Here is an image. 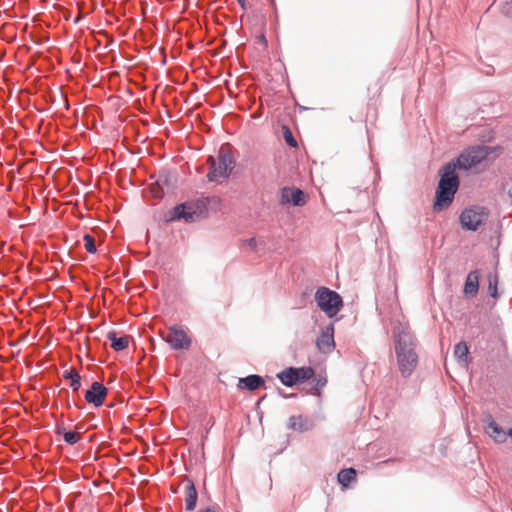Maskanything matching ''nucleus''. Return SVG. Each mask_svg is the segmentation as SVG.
<instances>
[{"label": "nucleus", "instance_id": "nucleus-27", "mask_svg": "<svg viewBox=\"0 0 512 512\" xmlns=\"http://www.w3.org/2000/svg\"><path fill=\"white\" fill-rule=\"evenodd\" d=\"M246 245L254 250L257 246V240L255 238H250L246 240Z\"/></svg>", "mask_w": 512, "mask_h": 512}, {"label": "nucleus", "instance_id": "nucleus-18", "mask_svg": "<svg viewBox=\"0 0 512 512\" xmlns=\"http://www.w3.org/2000/svg\"><path fill=\"white\" fill-rule=\"evenodd\" d=\"M63 377L70 380V387L73 392H78L81 387V375L74 368H69L63 371Z\"/></svg>", "mask_w": 512, "mask_h": 512}, {"label": "nucleus", "instance_id": "nucleus-20", "mask_svg": "<svg viewBox=\"0 0 512 512\" xmlns=\"http://www.w3.org/2000/svg\"><path fill=\"white\" fill-rule=\"evenodd\" d=\"M278 378L282 382L283 385L287 387H292L297 384V378L294 372V367H289L280 372Z\"/></svg>", "mask_w": 512, "mask_h": 512}, {"label": "nucleus", "instance_id": "nucleus-14", "mask_svg": "<svg viewBox=\"0 0 512 512\" xmlns=\"http://www.w3.org/2000/svg\"><path fill=\"white\" fill-rule=\"evenodd\" d=\"M479 289V273L477 270L471 271L466 278L464 293L469 296H475Z\"/></svg>", "mask_w": 512, "mask_h": 512}, {"label": "nucleus", "instance_id": "nucleus-32", "mask_svg": "<svg viewBox=\"0 0 512 512\" xmlns=\"http://www.w3.org/2000/svg\"><path fill=\"white\" fill-rule=\"evenodd\" d=\"M510 437L511 438V442H512V428L508 430L507 432V438Z\"/></svg>", "mask_w": 512, "mask_h": 512}, {"label": "nucleus", "instance_id": "nucleus-3", "mask_svg": "<svg viewBox=\"0 0 512 512\" xmlns=\"http://www.w3.org/2000/svg\"><path fill=\"white\" fill-rule=\"evenodd\" d=\"M208 163L210 165L207 178L210 182L219 179H227L235 167V158L229 147L222 146L219 149L217 159L209 156Z\"/></svg>", "mask_w": 512, "mask_h": 512}, {"label": "nucleus", "instance_id": "nucleus-10", "mask_svg": "<svg viewBox=\"0 0 512 512\" xmlns=\"http://www.w3.org/2000/svg\"><path fill=\"white\" fill-rule=\"evenodd\" d=\"M281 204L292 203L295 206H304L306 204V196L301 189L284 187L281 190Z\"/></svg>", "mask_w": 512, "mask_h": 512}, {"label": "nucleus", "instance_id": "nucleus-9", "mask_svg": "<svg viewBox=\"0 0 512 512\" xmlns=\"http://www.w3.org/2000/svg\"><path fill=\"white\" fill-rule=\"evenodd\" d=\"M107 393L108 390L102 383L94 381L90 388L85 392L84 397L89 404H93L95 407H100L103 405Z\"/></svg>", "mask_w": 512, "mask_h": 512}, {"label": "nucleus", "instance_id": "nucleus-7", "mask_svg": "<svg viewBox=\"0 0 512 512\" xmlns=\"http://www.w3.org/2000/svg\"><path fill=\"white\" fill-rule=\"evenodd\" d=\"M165 341L174 350H187L190 348L192 340L187 333L179 326H172L168 328Z\"/></svg>", "mask_w": 512, "mask_h": 512}, {"label": "nucleus", "instance_id": "nucleus-1", "mask_svg": "<svg viewBox=\"0 0 512 512\" xmlns=\"http://www.w3.org/2000/svg\"><path fill=\"white\" fill-rule=\"evenodd\" d=\"M392 336L398 370L408 378L418 365L417 341L407 324L399 320L393 322Z\"/></svg>", "mask_w": 512, "mask_h": 512}, {"label": "nucleus", "instance_id": "nucleus-16", "mask_svg": "<svg viewBox=\"0 0 512 512\" xmlns=\"http://www.w3.org/2000/svg\"><path fill=\"white\" fill-rule=\"evenodd\" d=\"M107 338L111 341V347L115 351H122L126 349L129 345L130 336L124 335L122 337H117V334L115 331H110L107 334Z\"/></svg>", "mask_w": 512, "mask_h": 512}, {"label": "nucleus", "instance_id": "nucleus-4", "mask_svg": "<svg viewBox=\"0 0 512 512\" xmlns=\"http://www.w3.org/2000/svg\"><path fill=\"white\" fill-rule=\"evenodd\" d=\"M315 301L318 307L329 317L338 314L343 306L342 297L335 291L326 287H320L315 293Z\"/></svg>", "mask_w": 512, "mask_h": 512}, {"label": "nucleus", "instance_id": "nucleus-21", "mask_svg": "<svg viewBox=\"0 0 512 512\" xmlns=\"http://www.w3.org/2000/svg\"><path fill=\"white\" fill-rule=\"evenodd\" d=\"M294 372L297 378V383H303L311 379L314 375V370L311 367L294 368Z\"/></svg>", "mask_w": 512, "mask_h": 512}, {"label": "nucleus", "instance_id": "nucleus-22", "mask_svg": "<svg viewBox=\"0 0 512 512\" xmlns=\"http://www.w3.org/2000/svg\"><path fill=\"white\" fill-rule=\"evenodd\" d=\"M468 353H469V349H468L467 344L464 341H461L455 345L454 356L459 361L467 362Z\"/></svg>", "mask_w": 512, "mask_h": 512}, {"label": "nucleus", "instance_id": "nucleus-15", "mask_svg": "<svg viewBox=\"0 0 512 512\" xmlns=\"http://www.w3.org/2000/svg\"><path fill=\"white\" fill-rule=\"evenodd\" d=\"M486 433L492 437L495 442L503 443L507 439V432H505L494 420H490L486 426Z\"/></svg>", "mask_w": 512, "mask_h": 512}, {"label": "nucleus", "instance_id": "nucleus-25", "mask_svg": "<svg viewBox=\"0 0 512 512\" xmlns=\"http://www.w3.org/2000/svg\"><path fill=\"white\" fill-rule=\"evenodd\" d=\"M81 437V434L75 431H66L63 434L64 441L69 445L76 444Z\"/></svg>", "mask_w": 512, "mask_h": 512}, {"label": "nucleus", "instance_id": "nucleus-6", "mask_svg": "<svg viewBox=\"0 0 512 512\" xmlns=\"http://www.w3.org/2000/svg\"><path fill=\"white\" fill-rule=\"evenodd\" d=\"M487 216V212L482 207L466 208L460 215V224L466 230L476 231L485 223Z\"/></svg>", "mask_w": 512, "mask_h": 512}, {"label": "nucleus", "instance_id": "nucleus-12", "mask_svg": "<svg viewBox=\"0 0 512 512\" xmlns=\"http://www.w3.org/2000/svg\"><path fill=\"white\" fill-rule=\"evenodd\" d=\"M288 427L294 431L305 432L314 427V421L302 415L291 416L289 418Z\"/></svg>", "mask_w": 512, "mask_h": 512}, {"label": "nucleus", "instance_id": "nucleus-31", "mask_svg": "<svg viewBox=\"0 0 512 512\" xmlns=\"http://www.w3.org/2000/svg\"><path fill=\"white\" fill-rule=\"evenodd\" d=\"M508 195H509L511 203H512V186L508 190Z\"/></svg>", "mask_w": 512, "mask_h": 512}, {"label": "nucleus", "instance_id": "nucleus-29", "mask_svg": "<svg viewBox=\"0 0 512 512\" xmlns=\"http://www.w3.org/2000/svg\"><path fill=\"white\" fill-rule=\"evenodd\" d=\"M238 4L241 8L246 9V1L245 0H237Z\"/></svg>", "mask_w": 512, "mask_h": 512}, {"label": "nucleus", "instance_id": "nucleus-2", "mask_svg": "<svg viewBox=\"0 0 512 512\" xmlns=\"http://www.w3.org/2000/svg\"><path fill=\"white\" fill-rule=\"evenodd\" d=\"M458 187L459 177L456 173V163L449 162L443 166L440 172V180L433 203L434 212H440L451 205Z\"/></svg>", "mask_w": 512, "mask_h": 512}, {"label": "nucleus", "instance_id": "nucleus-17", "mask_svg": "<svg viewBox=\"0 0 512 512\" xmlns=\"http://www.w3.org/2000/svg\"><path fill=\"white\" fill-rule=\"evenodd\" d=\"M357 476L354 468H346L339 471L337 480L343 488H348L352 481H355Z\"/></svg>", "mask_w": 512, "mask_h": 512}, {"label": "nucleus", "instance_id": "nucleus-30", "mask_svg": "<svg viewBox=\"0 0 512 512\" xmlns=\"http://www.w3.org/2000/svg\"><path fill=\"white\" fill-rule=\"evenodd\" d=\"M198 512H216L215 509L208 507L206 509H201Z\"/></svg>", "mask_w": 512, "mask_h": 512}, {"label": "nucleus", "instance_id": "nucleus-23", "mask_svg": "<svg viewBox=\"0 0 512 512\" xmlns=\"http://www.w3.org/2000/svg\"><path fill=\"white\" fill-rule=\"evenodd\" d=\"M497 285H498V276L490 274L488 276V290H489V294L493 298L498 297Z\"/></svg>", "mask_w": 512, "mask_h": 512}, {"label": "nucleus", "instance_id": "nucleus-11", "mask_svg": "<svg viewBox=\"0 0 512 512\" xmlns=\"http://www.w3.org/2000/svg\"><path fill=\"white\" fill-rule=\"evenodd\" d=\"M199 214L187 204H179L173 209V215L170 217L171 221L183 219L187 223L196 221Z\"/></svg>", "mask_w": 512, "mask_h": 512}, {"label": "nucleus", "instance_id": "nucleus-13", "mask_svg": "<svg viewBox=\"0 0 512 512\" xmlns=\"http://www.w3.org/2000/svg\"><path fill=\"white\" fill-rule=\"evenodd\" d=\"M264 379L260 375L252 374L244 378H240L237 387L241 390L255 391L264 385Z\"/></svg>", "mask_w": 512, "mask_h": 512}, {"label": "nucleus", "instance_id": "nucleus-8", "mask_svg": "<svg viewBox=\"0 0 512 512\" xmlns=\"http://www.w3.org/2000/svg\"><path fill=\"white\" fill-rule=\"evenodd\" d=\"M316 346L319 351L324 354H328L334 350V325L332 323L322 328L320 335L317 337Z\"/></svg>", "mask_w": 512, "mask_h": 512}, {"label": "nucleus", "instance_id": "nucleus-19", "mask_svg": "<svg viewBox=\"0 0 512 512\" xmlns=\"http://www.w3.org/2000/svg\"><path fill=\"white\" fill-rule=\"evenodd\" d=\"M185 502L187 510L192 511L195 509L197 503V491L194 483L191 480L187 481Z\"/></svg>", "mask_w": 512, "mask_h": 512}, {"label": "nucleus", "instance_id": "nucleus-28", "mask_svg": "<svg viewBox=\"0 0 512 512\" xmlns=\"http://www.w3.org/2000/svg\"><path fill=\"white\" fill-rule=\"evenodd\" d=\"M325 385H326V380H325V379H324V380L319 379V380L317 381L316 387H317V388H322V387H324Z\"/></svg>", "mask_w": 512, "mask_h": 512}, {"label": "nucleus", "instance_id": "nucleus-26", "mask_svg": "<svg viewBox=\"0 0 512 512\" xmlns=\"http://www.w3.org/2000/svg\"><path fill=\"white\" fill-rule=\"evenodd\" d=\"M83 240L85 242V249L87 252L93 254L97 251L95 240L90 234H85Z\"/></svg>", "mask_w": 512, "mask_h": 512}, {"label": "nucleus", "instance_id": "nucleus-5", "mask_svg": "<svg viewBox=\"0 0 512 512\" xmlns=\"http://www.w3.org/2000/svg\"><path fill=\"white\" fill-rule=\"evenodd\" d=\"M489 155V148L486 146H473L464 150L456 159L453 161L456 163V169L468 170L476 165L480 164Z\"/></svg>", "mask_w": 512, "mask_h": 512}, {"label": "nucleus", "instance_id": "nucleus-24", "mask_svg": "<svg viewBox=\"0 0 512 512\" xmlns=\"http://www.w3.org/2000/svg\"><path fill=\"white\" fill-rule=\"evenodd\" d=\"M282 132H283V137H284V140L285 142L290 146V147H297V141L296 139L294 138L290 128L288 126H283L282 127Z\"/></svg>", "mask_w": 512, "mask_h": 512}]
</instances>
